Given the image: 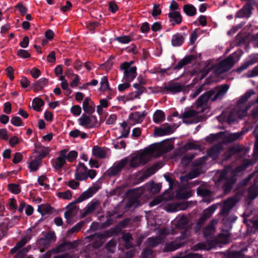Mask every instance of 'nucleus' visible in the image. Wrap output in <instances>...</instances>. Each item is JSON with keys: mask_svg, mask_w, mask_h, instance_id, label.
Segmentation results:
<instances>
[{"mask_svg": "<svg viewBox=\"0 0 258 258\" xmlns=\"http://www.w3.org/2000/svg\"><path fill=\"white\" fill-rule=\"evenodd\" d=\"M96 174V170L88 169L84 163H79L75 170V179L80 181L86 180L88 178L92 179Z\"/></svg>", "mask_w": 258, "mask_h": 258, "instance_id": "obj_1", "label": "nucleus"}, {"mask_svg": "<svg viewBox=\"0 0 258 258\" xmlns=\"http://www.w3.org/2000/svg\"><path fill=\"white\" fill-rule=\"evenodd\" d=\"M235 179L231 172L226 170L222 171L218 177L217 184L220 185L222 184V188L225 192H228L232 188Z\"/></svg>", "mask_w": 258, "mask_h": 258, "instance_id": "obj_2", "label": "nucleus"}, {"mask_svg": "<svg viewBox=\"0 0 258 258\" xmlns=\"http://www.w3.org/2000/svg\"><path fill=\"white\" fill-rule=\"evenodd\" d=\"M250 106L246 103L238 101L234 109L231 111L228 118L229 123H231L237 118H241L247 115V110Z\"/></svg>", "mask_w": 258, "mask_h": 258, "instance_id": "obj_3", "label": "nucleus"}, {"mask_svg": "<svg viewBox=\"0 0 258 258\" xmlns=\"http://www.w3.org/2000/svg\"><path fill=\"white\" fill-rule=\"evenodd\" d=\"M234 63L235 61L233 57L231 55L229 56L213 67L215 74L218 76L228 71L233 67Z\"/></svg>", "mask_w": 258, "mask_h": 258, "instance_id": "obj_4", "label": "nucleus"}, {"mask_svg": "<svg viewBox=\"0 0 258 258\" xmlns=\"http://www.w3.org/2000/svg\"><path fill=\"white\" fill-rule=\"evenodd\" d=\"M128 162V159L127 157L116 162L106 171V175L110 177L119 175L121 170L125 167Z\"/></svg>", "mask_w": 258, "mask_h": 258, "instance_id": "obj_5", "label": "nucleus"}, {"mask_svg": "<svg viewBox=\"0 0 258 258\" xmlns=\"http://www.w3.org/2000/svg\"><path fill=\"white\" fill-rule=\"evenodd\" d=\"M198 114V111L191 109H187L179 116V118H181L183 122L186 124L195 123L200 121Z\"/></svg>", "mask_w": 258, "mask_h": 258, "instance_id": "obj_6", "label": "nucleus"}, {"mask_svg": "<svg viewBox=\"0 0 258 258\" xmlns=\"http://www.w3.org/2000/svg\"><path fill=\"white\" fill-rule=\"evenodd\" d=\"M148 161L143 152H138L133 155L131 159H128V166L130 168H136L140 165H144Z\"/></svg>", "mask_w": 258, "mask_h": 258, "instance_id": "obj_7", "label": "nucleus"}, {"mask_svg": "<svg viewBox=\"0 0 258 258\" xmlns=\"http://www.w3.org/2000/svg\"><path fill=\"white\" fill-rule=\"evenodd\" d=\"M79 122L80 125L86 128H95L98 124V120L95 116H88L83 114L79 118Z\"/></svg>", "mask_w": 258, "mask_h": 258, "instance_id": "obj_8", "label": "nucleus"}, {"mask_svg": "<svg viewBox=\"0 0 258 258\" xmlns=\"http://www.w3.org/2000/svg\"><path fill=\"white\" fill-rule=\"evenodd\" d=\"M143 152L146 155L148 161L152 157H158L163 155L159 143L154 144L149 146L148 148L145 149Z\"/></svg>", "mask_w": 258, "mask_h": 258, "instance_id": "obj_9", "label": "nucleus"}, {"mask_svg": "<svg viewBox=\"0 0 258 258\" xmlns=\"http://www.w3.org/2000/svg\"><path fill=\"white\" fill-rule=\"evenodd\" d=\"M192 223H190L189 218L185 215L181 216L176 224L177 228L185 230V233L183 235V238H184L188 236V235H186V233L190 229Z\"/></svg>", "mask_w": 258, "mask_h": 258, "instance_id": "obj_10", "label": "nucleus"}, {"mask_svg": "<svg viewBox=\"0 0 258 258\" xmlns=\"http://www.w3.org/2000/svg\"><path fill=\"white\" fill-rule=\"evenodd\" d=\"M184 85L180 83L170 82L164 87L158 88V91L163 93L166 91L172 93H176L181 92L184 89Z\"/></svg>", "mask_w": 258, "mask_h": 258, "instance_id": "obj_11", "label": "nucleus"}, {"mask_svg": "<svg viewBox=\"0 0 258 258\" xmlns=\"http://www.w3.org/2000/svg\"><path fill=\"white\" fill-rule=\"evenodd\" d=\"M80 244V241L79 240L74 241L72 242H63L58 245L55 248L52 249V251L53 253L62 252L68 250L76 248Z\"/></svg>", "mask_w": 258, "mask_h": 258, "instance_id": "obj_12", "label": "nucleus"}, {"mask_svg": "<svg viewBox=\"0 0 258 258\" xmlns=\"http://www.w3.org/2000/svg\"><path fill=\"white\" fill-rule=\"evenodd\" d=\"M237 201L235 198L231 197L227 199L223 202V205L220 212V214L223 217L228 216L229 211L236 204Z\"/></svg>", "mask_w": 258, "mask_h": 258, "instance_id": "obj_13", "label": "nucleus"}, {"mask_svg": "<svg viewBox=\"0 0 258 258\" xmlns=\"http://www.w3.org/2000/svg\"><path fill=\"white\" fill-rule=\"evenodd\" d=\"M215 93L214 90H210L200 96L196 101V107L199 108L206 105L211 97Z\"/></svg>", "mask_w": 258, "mask_h": 258, "instance_id": "obj_14", "label": "nucleus"}, {"mask_svg": "<svg viewBox=\"0 0 258 258\" xmlns=\"http://www.w3.org/2000/svg\"><path fill=\"white\" fill-rule=\"evenodd\" d=\"M66 152V151L64 150L60 151L59 156L53 161V166L56 170H61L63 165L66 164V160L65 159Z\"/></svg>", "mask_w": 258, "mask_h": 258, "instance_id": "obj_15", "label": "nucleus"}, {"mask_svg": "<svg viewBox=\"0 0 258 258\" xmlns=\"http://www.w3.org/2000/svg\"><path fill=\"white\" fill-rule=\"evenodd\" d=\"M98 188L95 186L89 187L87 190L83 192L78 198L75 200V203H79L91 197L97 191Z\"/></svg>", "mask_w": 258, "mask_h": 258, "instance_id": "obj_16", "label": "nucleus"}, {"mask_svg": "<svg viewBox=\"0 0 258 258\" xmlns=\"http://www.w3.org/2000/svg\"><path fill=\"white\" fill-rule=\"evenodd\" d=\"M244 149V147L242 145H235L230 147L229 150L226 152L224 155L225 160H228L232 156L239 154Z\"/></svg>", "mask_w": 258, "mask_h": 258, "instance_id": "obj_17", "label": "nucleus"}, {"mask_svg": "<svg viewBox=\"0 0 258 258\" xmlns=\"http://www.w3.org/2000/svg\"><path fill=\"white\" fill-rule=\"evenodd\" d=\"M174 127L167 124L163 125L160 127H156L154 130L155 134L158 136H162L173 133Z\"/></svg>", "mask_w": 258, "mask_h": 258, "instance_id": "obj_18", "label": "nucleus"}, {"mask_svg": "<svg viewBox=\"0 0 258 258\" xmlns=\"http://www.w3.org/2000/svg\"><path fill=\"white\" fill-rule=\"evenodd\" d=\"M120 70L123 71V79L126 82H132L137 76V74L136 67H132L131 68Z\"/></svg>", "mask_w": 258, "mask_h": 258, "instance_id": "obj_19", "label": "nucleus"}, {"mask_svg": "<svg viewBox=\"0 0 258 258\" xmlns=\"http://www.w3.org/2000/svg\"><path fill=\"white\" fill-rule=\"evenodd\" d=\"M146 115L147 113L145 111L142 113L137 111L133 112L129 116V120L131 121V123L133 124L141 123L144 120Z\"/></svg>", "mask_w": 258, "mask_h": 258, "instance_id": "obj_20", "label": "nucleus"}, {"mask_svg": "<svg viewBox=\"0 0 258 258\" xmlns=\"http://www.w3.org/2000/svg\"><path fill=\"white\" fill-rule=\"evenodd\" d=\"M188 207V205L185 202L169 204L167 205L166 209L167 211L173 212L179 210H185Z\"/></svg>", "mask_w": 258, "mask_h": 258, "instance_id": "obj_21", "label": "nucleus"}, {"mask_svg": "<svg viewBox=\"0 0 258 258\" xmlns=\"http://www.w3.org/2000/svg\"><path fill=\"white\" fill-rule=\"evenodd\" d=\"M83 109L84 111L92 114L95 111V104L89 97H86L83 103Z\"/></svg>", "mask_w": 258, "mask_h": 258, "instance_id": "obj_22", "label": "nucleus"}, {"mask_svg": "<svg viewBox=\"0 0 258 258\" xmlns=\"http://www.w3.org/2000/svg\"><path fill=\"white\" fill-rule=\"evenodd\" d=\"M100 203L98 201H92L84 209V212L81 214V218H84L88 214L93 212L99 206Z\"/></svg>", "mask_w": 258, "mask_h": 258, "instance_id": "obj_23", "label": "nucleus"}, {"mask_svg": "<svg viewBox=\"0 0 258 258\" xmlns=\"http://www.w3.org/2000/svg\"><path fill=\"white\" fill-rule=\"evenodd\" d=\"M75 201L68 205V210L64 213V216L68 220L74 217L77 213L79 208L76 205Z\"/></svg>", "mask_w": 258, "mask_h": 258, "instance_id": "obj_24", "label": "nucleus"}, {"mask_svg": "<svg viewBox=\"0 0 258 258\" xmlns=\"http://www.w3.org/2000/svg\"><path fill=\"white\" fill-rule=\"evenodd\" d=\"M253 5L246 4L243 8L240 10L237 13L236 16L237 17H248L251 14V11L253 9L252 6Z\"/></svg>", "mask_w": 258, "mask_h": 258, "instance_id": "obj_25", "label": "nucleus"}, {"mask_svg": "<svg viewBox=\"0 0 258 258\" xmlns=\"http://www.w3.org/2000/svg\"><path fill=\"white\" fill-rule=\"evenodd\" d=\"M35 150L36 153L39 154L36 157L42 160L49 154L51 149L48 147L38 145L35 147Z\"/></svg>", "mask_w": 258, "mask_h": 258, "instance_id": "obj_26", "label": "nucleus"}, {"mask_svg": "<svg viewBox=\"0 0 258 258\" xmlns=\"http://www.w3.org/2000/svg\"><path fill=\"white\" fill-rule=\"evenodd\" d=\"M107 153V149L105 147H100L95 146L92 149V154L96 158L103 159L105 158Z\"/></svg>", "mask_w": 258, "mask_h": 258, "instance_id": "obj_27", "label": "nucleus"}, {"mask_svg": "<svg viewBox=\"0 0 258 258\" xmlns=\"http://www.w3.org/2000/svg\"><path fill=\"white\" fill-rule=\"evenodd\" d=\"M217 222L215 220H212L210 224L207 225L203 230V234L205 237L208 238L214 234L215 231V225Z\"/></svg>", "mask_w": 258, "mask_h": 258, "instance_id": "obj_28", "label": "nucleus"}, {"mask_svg": "<svg viewBox=\"0 0 258 258\" xmlns=\"http://www.w3.org/2000/svg\"><path fill=\"white\" fill-rule=\"evenodd\" d=\"M164 240L160 236L156 237L148 238L146 241L148 247L152 249L153 247H156L160 244L163 243Z\"/></svg>", "mask_w": 258, "mask_h": 258, "instance_id": "obj_29", "label": "nucleus"}, {"mask_svg": "<svg viewBox=\"0 0 258 258\" xmlns=\"http://www.w3.org/2000/svg\"><path fill=\"white\" fill-rule=\"evenodd\" d=\"M48 83V79L46 78L40 79L33 84L32 88L35 92H37L43 89L44 86Z\"/></svg>", "mask_w": 258, "mask_h": 258, "instance_id": "obj_30", "label": "nucleus"}, {"mask_svg": "<svg viewBox=\"0 0 258 258\" xmlns=\"http://www.w3.org/2000/svg\"><path fill=\"white\" fill-rule=\"evenodd\" d=\"M229 88L228 85L225 84L219 86L216 89L218 90L217 93L215 96L212 99V101H215L219 98L222 97L227 92Z\"/></svg>", "mask_w": 258, "mask_h": 258, "instance_id": "obj_31", "label": "nucleus"}, {"mask_svg": "<svg viewBox=\"0 0 258 258\" xmlns=\"http://www.w3.org/2000/svg\"><path fill=\"white\" fill-rule=\"evenodd\" d=\"M122 240L125 242L124 247L126 249H129L131 248H133L134 246V245L133 244V237L132 235L129 233H124L122 236Z\"/></svg>", "mask_w": 258, "mask_h": 258, "instance_id": "obj_32", "label": "nucleus"}, {"mask_svg": "<svg viewBox=\"0 0 258 258\" xmlns=\"http://www.w3.org/2000/svg\"><path fill=\"white\" fill-rule=\"evenodd\" d=\"M159 166L158 164H154L152 166L148 168L146 171H144L142 175L143 179H146L154 173L159 169Z\"/></svg>", "mask_w": 258, "mask_h": 258, "instance_id": "obj_33", "label": "nucleus"}, {"mask_svg": "<svg viewBox=\"0 0 258 258\" xmlns=\"http://www.w3.org/2000/svg\"><path fill=\"white\" fill-rule=\"evenodd\" d=\"M183 244L176 241H172L166 244L164 248V251H172L181 247Z\"/></svg>", "mask_w": 258, "mask_h": 258, "instance_id": "obj_34", "label": "nucleus"}, {"mask_svg": "<svg viewBox=\"0 0 258 258\" xmlns=\"http://www.w3.org/2000/svg\"><path fill=\"white\" fill-rule=\"evenodd\" d=\"M216 208V207L215 206H212L204 210L200 219L205 222L211 216L212 214L214 212Z\"/></svg>", "mask_w": 258, "mask_h": 258, "instance_id": "obj_35", "label": "nucleus"}, {"mask_svg": "<svg viewBox=\"0 0 258 258\" xmlns=\"http://www.w3.org/2000/svg\"><path fill=\"white\" fill-rule=\"evenodd\" d=\"M42 160L35 157L33 160H32L29 163V167L31 171H37L41 164Z\"/></svg>", "mask_w": 258, "mask_h": 258, "instance_id": "obj_36", "label": "nucleus"}, {"mask_svg": "<svg viewBox=\"0 0 258 258\" xmlns=\"http://www.w3.org/2000/svg\"><path fill=\"white\" fill-rule=\"evenodd\" d=\"M168 17L170 21H174L177 24H179L182 22V16L177 11H172L169 13Z\"/></svg>", "mask_w": 258, "mask_h": 258, "instance_id": "obj_37", "label": "nucleus"}, {"mask_svg": "<svg viewBox=\"0 0 258 258\" xmlns=\"http://www.w3.org/2000/svg\"><path fill=\"white\" fill-rule=\"evenodd\" d=\"M184 12L188 16L192 17L197 13L196 8L192 5L187 4L183 7Z\"/></svg>", "mask_w": 258, "mask_h": 258, "instance_id": "obj_38", "label": "nucleus"}, {"mask_svg": "<svg viewBox=\"0 0 258 258\" xmlns=\"http://www.w3.org/2000/svg\"><path fill=\"white\" fill-rule=\"evenodd\" d=\"M134 87L137 90L136 91L132 92V95L135 99L139 98L140 96L146 91V88L140 84L137 83L134 84Z\"/></svg>", "mask_w": 258, "mask_h": 258, "instance_id": "obj_39", "label": "nucleus"}, {"mask_svg": "<svg viewBox=\"0 0 258 258\" xmlns=\"http://www.w3.org/2000/svg\"><path fill=\"white\" fill-rule=\"evenodd\" d=\"M258 192V185L253 184L250 186L248 189V198L250 200L254 199Z\"/></svg>", "mask_w": 258, "mask_h": 258, "instance_id": "obj_40", "label": "nucleus"}, {"mask_svg": "<svg viewBox=\"0 0 258 258\" xmlns=\"http://www.w3.org/2000/svg\"><path fill=\"white\" fill-rule=\"evenodd\" d=\"M184 38L181 34H176L172 37L171 40L172 44L174 46L181 45L183 42Z\"/></svg>", "mask_w": 258, "mask_h": 258, "instance_id": "obj_41", "label": "nucleus"}, {"mask_svg": "<svg viewBox=\"0 0 258 258\" xmlns=\"http://www.w3.org/2000/svg\"><path fill=\"white\" fill-rule=\"evenodd\" d=\"M66 152L65 153V159L67 160L70 162H74L78 157V153L76 151H71L68 153L69 150L68 149H64Z\"/></svg>", "mask_w": 258, "mask_h": 258, "instance_id": "obj_42", "label": "nucleus"}, {"mask_svg": "<svg viewBox=\"0 0 258 258\" xmlns=\"http://www.w3.org/2000/svg\"><path fill=\"white\" fill-rule=\"evenodd\" d=\"M165 119V114L161 110H157L153 115V120L156 123H159Z\"/></svg>", "mask_w": 258, "mask_h": 258, "instance_id": "obj_43", "label": "nucleus"}, {"mask_svg": "<svg viewBox=\"0 0 258 258\" xmlns=\"http://www.w3.org/2000/svg\"><path fill=\"white\" fill-rule=\"evenodd\" d=\"M161 147L162 154L168 152L172 150L174 148V145L172 143L166 142L162 143H159Z\"/></svg>", "mask_w": 258, "mask_h": 258, "instance_id": "obj_44", "label": "nucleus"}, {"mask_svg": "<svg viewBox=\"0 0 258 258\" xmlns=\"http://www.w3.org/2000/svg\"><path fill=\"white\" fill-rule=\"evenodd\" d=\"M69 135L70 137L76 138L80 136L81 139H85L88 137V135L85 133H82L80 130L75 129L70 132Z\"/></svg>", "mask_w": 258, "mask_h": 258, "instance_id": "obj_45", "label": "nucleus"}, {"mask_svg": "<svg viewBox=\"0 0 258 258\" xmlns=\"http://www.w3.org/2000/svg\"><path fill=\"white\" fill-rule=\"evenodd\" d=\"M116 244V240L115 239H112L106 243L105 245V248L107 249L108 252L114 253L115 251Z\"/></svg>", "mask_w": 258, "mask_h": 258, "instance_id": "obj_46", "label": "nucleus"}, {"mask_svg": "<svg viewBox=\"0 0 258 258\" xmlns=\"http://www.w3.org/2000/svg\"><path fill=\"white\" fill-rule=\"evenodd\" d=\"M52 211V208L48 204H42L38 206V211L42 215H45Z\"/></svg>", "mask_w": 258, "mask_h": 258, "instance_id": "obj_47", "label": "nucleus"}, {"mask_svg": "<svg viewBox=\"0 0 258 258\" xmlns=\"http://www.w3.org/2000/svg\"><path fill=\"white\" fill-rule=\"evenodd\" d=\"M44 104L43 101L39 98H36L33 101V108L37 111L41 110V107Z\"/></svg>", "mask_w": 258, "mask_h": 258, "instance_id": "obj_48", "label": "nucleus"}, {"mask_svg": "<svg viewBox=\"0 0 258 258\" xmlns=\"http://www.w3.org/2000/svg\"><path fill=\"white\" fill-rule=\"evenodd\" d=\"M100 91L104 92L110 90L108 79L106 77H104L102 79L100 83Z\"/></svg>", "mask_w": 258, "mask_h": 258, "instance_id": "obj_49", "label": "nucleus"}, {"mask_svg": "<svg viewBox=\"0 0 258 258\" xmlns=\"http://www.w3.org/2000/svg\"><path fill=\"white\" fill-rule=\"evenodd\" d=\"M194 157H195L194 154L190 153L187 155H186L182 157V158L181 160V164L183 166H186L190 163V162L194 159Z\"/></svg>", "mask_w": 258, "mask_h": 258, "instance_id": "obj_50", "label": "nucleus"}, {"mask_svg": "<svg viewBox=\"0 0 258 258\" xmlns=\"http://www.w3.org/2000/svg\"><path fill=\"white\" fill-rule=\"evenodd\" d=\"M242 134L241 132L229 134L226 137V140L228 142H234L240 139Z\"/></svg>", "mask_w": 258, "mask_h": 258, "instance_id": "obj_51", "label": "nucleus"}, {"mask_svg": "<svg viewBox=\"0 0 258 258\" xmlns=\"http://www.w3.org/2000/svg\"><path fill=\"white\" fill-rule=\"evenodd\" d=\"M121 126L122 131L120 138H127L130 133V127H128L127 123L125 121L121 123Z\"/></svg>", "mask_w": 258, "mask_h": 258, "instance_id": "obj_52", "label": "nucleus"}, {"mask_svg": "<svg viewBox=\"0 0 258 258\" xmlns=\"http://www.w3.org/2000/svg\"><path fill=\"white\" fill-rule=\"evenodd\" d=\"M220 148L219 146H215L211 148L208 152V155L213 158L216 157L220 152Z\"/></svg>", "mask_w": 258, "mask_h": 258, "instance_id": "obj_53", "label": "nucleus"}, {"mask_svg": "<svg viewBox=\"0 0 258 258\" xmlns=\"http://www.w3.org/2000/svg\"><path fill=\"white\" fill-rule=\"evenodd\" d=\"M197 193L199 196L206 197L210 195L211 192L204 186H200L197 188Z\"/></svg>", "mask_w": 258, "mask_h": 258, "instance_id": "obj_54", "label": "nucleus"}, {"mask_svg": "<svg viewBox=\"0 0 258 258\" xmlns=\"http://www.w3.org/2000/svg\"><path fill=\"white\" fill-rule=\"evenodd\" d=\"M84 223L83 221H81L78 223H77L76 225H75L74 226H73L71 229L69 230L68 231V234L71 235L72 234H73L74 233H77L79 232L82 227H83Z\"/></svg>", "mask_w": 258, "mask_h": 258, "instance_id": "obj_55", "label": "nucleus"}, {"mask_svg": "<svg viewBox=\"0 0 258 258\" xmlns=\"http://www.w3.org/2000/svg\"><path fill=\"white\" fill-rule=\"evenodd\" d=\"M58 198L64 200H71L72 197V194L69 190H66L63 192H59L57 194Z\"/></svg>", "mask_w": 258, "mask_h": 258, "instance_id": "obj_56", "label": "nucleus"}, {"mask_svg": "<svg viewBox=\"0 0 258 258\" xmlns=\"http://www.w3.org/2000/svg\"><path fill=\"white\" fill-rule=\"evenodd\" d=\"M104 240L102 238L99 237V233L96 237V240L92 243V247L95 249H98L100 248L103 244L104 243Z\"/></svg>", "mask_w": 258, "mask_h": 258, "instance_id": "obj_57", "label": "nucleus"}, {"mask_svg": "<svg viewBox=\"0 0 258 258\" xmlns=\"http://www.w3.org/2000/svg\"><path fill=\"white\" fill-rule=\"evenodd\" d=\"M255 92L253 90H249L241 97L239 101L246 103V101L251 96V95L255 94Z\"/></svg>", "mask_w": 258, "mask_h": 258, "instance_id": "obj_58", "label": "nucleus"}, {"mask_svg": "<svg viewBox=\"0 0 258 258\" xmlns=\"http://www.w3.org/2000/svg\"><path fill=\"white\" fill-rule=\"evenodd\" d=\"M256 62V59L255 58H253L249 61H247L242 64L239 68L237 69V72H241L246 69H247L249 66L254 63Z\"/></svg>", "mask_w": 258, "mask_h": 258, "instance_id": "obj_59", "label": "nucleus"}, {"mask_svg": "<svg viewBox=\"0 0 258 258\" xmlns=\"http://www.w3.org/2000/svg\"><path fill=\"white\" fill-rule=\"evenodd\" d=\"M9 189L14 194H19L21 192V188L19 184L11 183L8 185Z\"/></svg>", "mask_w": 258, "mask_h": 258, "instance_id": "obj_60", "label": "nucleus"}, {"mask_svg": "<svg viewBox=\"0 0 258 258\" xmlns=\"http://www.w3.org/2000/svg\"><path fill=\"white\" fill-rule=\"evenodd\" d=\"M210 248L209 244H207L205 242H200L199 243L195 245H194L193 247V249L194 250H208Z\"/></svg>", "mask_w": 258, "mask_h": 258, "instance_id": "obj_61", "label": "nucleus"}, {"mask_svg": "<svg viewBox=\"0 0 258 258\" xmlns=\"http://www.w3.org/2000/svg\"><path fill=\"white\" fill-rule=\"evenodd\" d=\"M37 243L39 247H43L44 248H48L51 244V242L44 237L39 239Z\"/></svg>", "mask_w": 258, "mask_h": 258, "instance_id": "obj_62", "label": "nucleus"}, {"mask_svg": "<svg viewBox=\"0 0 258 258\" xmlns=\"http://www.w3.org/2000/svg\"><path fill=\"white\" fill-rule=\"evenodd\" d=\"M153 250L149 247H147L142 252L141 258H152Z\"/></svg>", "mask_w": 258, "mask_h": 258, "instance_id": "obj_63", "label": "nucleus"}, {"mask_svg": "<svg viewBox=\"0 0 258 258\" xmlns=\"http://www.w3.org/2000/svg\"><path fill=\"white\" fill-rule=\"evenodd\" d=\"M78 180L72 179L68 182H66V184L69 186L73 189H76L79 187L80 185V182L78 181Z\"/></svg>", "mask_w": 258, "mask_h": 258, "instance_id": "obj_64", "label": "nucleus"}]
</instances>
